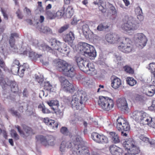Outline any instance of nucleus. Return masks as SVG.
Masks as SVG:
<instances>
[{
	"instance_id": "1",
	"label": "nucleus",
	"mask_w": 155,
	"mask_h": 155,
	"mask_svg": "<svg viewBox=\"0 0 155 155\" xmlns=\"http://www.w3.org/2000/svg\"><path fill=\"white\" fill-rule=\"evenodd\" d=\"M87 100L86 92L83 91H78L72 96L71 104L73 108L77 110L82 109L81 105L83 103Z\"/></svg>"
},
{
	"instance_id": "2",
	"label": "nucleus",
	"mask_w": 155,
	"mask_h": 155,
	"mask_svg": "<svg viewBox=\"0 0 155 155\" xmlns=\"http://www.w3.org/2000/svg\"><path fill=\"white\" fill-rule=\"evenodd\" d=\"M99 106L103 110L109 111L114 107V102L111 98L102 96L99 97L98 101Z\"/></svg>"
},
{
	"instance_id": "3",
	"label": "nucleus",
	"mask_w": 155,
	"mask_h": 155,
	"mask_svg": "<svg viewBox=\"0 0 155 155\" xmlns=\"http://www.w3.org/2000/svg\"><path fill=\"white\" fill-rule=\"evenodd\" d=\"M81 51H82L84 54H86L91 59H93L96 57V53L94 47L86 43L80 42Z\"/></svg>"
},
{
	"instance_id": "4",
	"label": "nucleus",
	"mask_w": 155,
	"mask_h": 155,
	"mask_svg": "<svg viewBox=\"0 0 155 155\" xmlns=\"http://www.w3.org/2000/svg\"><path fill=\"white\" fill-rule=\"evenodd\" d=\"M132 42L129 38L121 37L118 43L120 45L118 46V48L122 52L128 53L130 52L133 48Z\"/></svg>"
},
{
	"instance_id": "5",
	"label": "nucleus",
	"mask_w": 155,
	"mask_h": 155,
	"mask_svg": "<svg viewBox=\"0 0 155 155\" xmlns=\"http://www.w3.org/2000/svg\"><path fill=\"white\" fill-rule=\"evenodd\" d=\"M0 84L3 89L6 90L10 87L11 91L14 93L18 91V88L16 82L14 81H12L8 79L2 78L0 79Z\"/></svg>"
},
{
	"instance_id": "6",
	"label": "nucleus",
	"mask_w": 155,
	"mask_h": 155,
	"mask_svg": "<svg viewBox=\"0 0 155 155\" xmlns=\"http://www.w3.org/2000/svg\"><path fill=\"white\" fill-rule=\"evenodd\" d=\"M124 24L121 25L122 29L126 31H133L137 29L136 25L133 23V20L131 17L126 15L123 19Z\"/></svg>"
},
{
	"instance_id": "7",
	"label": "nucleus",
	"mask_w": 155,
	"mask_h": 155,
	"mask_svg": "<svg viewBox=\"0 0 155 155\" xmlns=\"http://www.w3.org/2000/svg\"><path fill=\"white\" fill-rule=\"evenodd\" d=\"M116 127L118 131H128L130 130V126L125 118L119 117L117 120Z\"/></svg>"
},
{
	"instance_id": "8",
	"label": "nucleus",
	"mask_w": 155,
	"mask_h": 155,
	"mask_svg": "<svg viewBox=\"0 0 155 155\" xmlns=\"http://www.w3.org/2000/svg\"><path fill=\"white\" fill-rule=\"evenodd\" d=\"M37 141L39 142L42 145L46 146L48 145L53 146L54 143L55 138L52 135H47L44 137L42 135L36 136Z\"/></svg>"
},
{
	"instance_id": "9",
	"label": "nucleus",
	"mask_w": 155,
	"mask_h": 155,
	"mask_svg": "<svg viewBox=\"0 0 155 155\" xmlns=\"http://www.w3.org/2000/svg\"><path fill=\"white\" fill-rule=\"evenodd\" d=\"M51 45L52 48L60 52L68 55L69 52V50H68V48L66 47H61V45L62 43L54 38H51L50 40Z\"/></svg>"
},
{
	"instance_id": "10",
	"label": "nucleus",
	"mask_w": 155,
	"mask_h": 155,
	"mask_svg": "<svg viewBox=\"0 0 155 155\" xmlns=\"http://www.w3.org/2000/svg\"><path fill=\"white\" fill-rule=\"evenodd\" d=\"M136 45L141 48L144 47L147 42V39L146 36L142 33H138L134 36Z\"/></svg>"
},
{
	"instance_id": "11",
	"label": "nucleus",
	"mask_w": 155,
	"mask_h": 155,
	"mask_svg": "<svg viewBox=\"0 0 155 155\" xmlns=\"http://www.w3.org/2000/svg\"><path fill=\"white\" fill-rule=\"evenodd\" d=\"M91 137L96 143L100 144L107 143L108 142V137L102 134L93 132L91 134Z\"/></svg>"
},
{
	"instance_id": "12",
	"label": "nucleus",
	"mask_w": 155,
	"mask_h": 155,
	"mask_svg": "<svg viewBox=\"0 0 155 155\" xmlns=\"http://www.w3.org/2000/svg\"><path fill=\"white\" fill-rule=\"evenodd\" d=\"M59 80L61 83V86L63 90L69 93H72L74 91L73 85L70 83L64 77H61Z\"/></svg>"
},
{
	"instance_id": "13",
	"label": "nucleus",
	"mask_w": 155,
	"mask_h": 155,
	"mask_svg": "<svg viewBox=\"0 0 155 155\" xmlns=\"http://www.w3.org/2000/svg\"><path fill=\"white\" fill-rule=\"evenodd\" d=\"M74 143L75 148L77 150H79L78 153H84L83 152L85 150L88 151L87 149V147L85 145L84 142L80 136L78 135L77 136L75 140L74 141Z\"/></svg>"
},
{
	"instance_id": "14",
	"label": "nucleus",
	"mask_w": 155,
	"mask_h": 155,
	"mask_svg": "<svg viewBox=\"0 0 155 155\" xmlns=\"http://www.w3.org/2000/svg\"><path fill=\"white\" fill-rule=\"evenodd\" d=\"M82 69V71L84 72L91 76L96 75L97 73V70L95 69L94 65L92 63L88 62L84 68Z\"/></svg>"
},
{
	"instance_id": "15",
	"label": "nucleus",
	"mask_w": 155,
	"mask_h": 155,
	"mask_svg": "<svg viewBox=\"0 0 155 155\" xmlns=\"http://www.w3.org/2000/svg\"><path fill=\"white\" fill-rule=\"evenodd\" d=\"M15 127L16 128L21 135H23V137H27L30 135L35 134L33 132L32 129L30 127L25 126L23 127V130L22 131L20 127L18 125L15 126Z\"/></svg>"
},
{
	"instance_id": "16",
	"label": "nucleus",
	"mask_w": 155,
	"mask_h": 155,
	"mask_svg": "<svg viewBox=\"0 0 155 155\" xmlns=\"http://www.w3.org/2000/svg\"><path fill=\"white\" fill-rule=\"evenodd\" d=\"M54 65L57 70L60 72H63L68 64L61 60H55L54 61Z\"/></svg>"
},
{
	"instance_id": "17",
	"label": "nucleus",
	"mask_w": 155,
	"mask_h": 155,
	"mask_svg": "<svg viewBox=\"0 0 155 155\" xmlns=\"http://www.w3.org/2000/svg\"><path fill=\"white\" fill-rule=\"evenodd\" d=\"M106 39L108 42L111 44L118 43L119 42L121 37L115 34H108L106 35Z\"/></svg>"
},
{
	"instance_id": "18",
	"label": "nucleus",
	"mask_w": 155,
	"mask_h": 155,
	"mask_svg": "<svg viewBox=\"0 0 155 155\" xmlns=\"http://www.w3.org/2000/svg\"><path fill=\"white\" fill-rule=\"evenodd\" d=\"M111 86L114 89H117L120 87L122 85V81L119 78L112 76L110 78Z\"/></svg>"
},
{
	"instance_id": "19",
	"label": "nucleus",
	"mask_w": 155,
	"mask_h": 155,
	"mask_svg": "<svg viewBox=\"0 0 155 155\" xmlns=\"http://www.w3.org/2000/svg\"><path fill=\"white\" fill-rule=\"evenodd\" d=\"M63 38L65 42L67 43L69 45L72 46L75 39L74 35L73 32L70 31L69 33L64 35Z\"/></svg>"
},
{
	"instance_id": "20",
	"label": "nucleus",
	"mask_w": 155,
	"mask_h": 155,
	"mask_svg": "<svg viewBox=\"0 0 155 155\" xmlns=\"http://www.w3.org/2000/svg\"><path fill=\"white\" fill-rule=\"evenodd\" d=\"M64 75L70 78H72L75 75L76 71L74 68L69 64L62 73Z\"/></svg>"
},
{
	"instance_id": "21",
	"label": "nucleus",
	"mask_w": 155,
	"mask_h": 155,
	"mask_svg": "<svg viewBox=\"0 0 155 155\" xmlns=\"http://www.w3.org/2000/svg\"><path fill=\"white\" fill-rule=\"evenodd\" d=\"M116 104L117 107L122 110H127L128 104L125 98L123 97L118 99L116 101Z\"/></svg>"
},
{
	"instance_id": "22",
	"label": "nucleus",
	"mask_w": 155,
	"mask_h": 155,
	"mask_svg": "<svg viewBox=\"0 0 155 155\" xmlns=\"http://www.w3.org/2000/svg\"><path fill=\"white\" fill-rule=\"evenodd\" d=\"M109 150L112 155H122V149L115 145H111L109 147Z\"/></svg>"
},
{
	"instance_id": "23",
	"label": "nucleus",
	"mask_w": 155,
	"mask_h": 155,
	"mask_svg": "<svg viewBox=\"0 0 155 155\" xmlns=\"http://www.w3.org/2000/svg\"><path fill=\"white\" fill-rule=\"evenodd\" d=\"M152 120V118L145 112H143L140 117L139 122L143 124L149 125L150 121Z\"/></svg>"
},
{
	"instance_id": "24",
	"label": "nucleus",
	"mask_w": 155,
	"mask_h": 155,
	"mask_svg": "<svg viewBox=\"0 0 155 155\" xmlns=\"http://www.w3.org/2000/svg\"><path fill=\"white\" fill-rule=\"evenodd\" d=\"M83 33L85 38L87 39L90 38L93 33L89 29L88 25H84L82 27Z\"/></svg>"
},
{
	"instance_id": "25",
	"label": "nucleus",
	"mask_w": 155,
	"mask_h": 155,
	"mask_svg": "<svg viewBox=\"0 0 155 155\" xmlns=\"http://www.w3.org/2000/svg\"><path fill=\"white\" fill-rule=\"evenodd\" d=\"M94 3L95 5H98L99 10L103 13L106 11V6L105 2L102 0H95Z\"/></svg>"
},
{
	"instance_id": "26",
	"label": "nucleus",
	"mask_w": 155,
	"mask_h": 155,
	"mask_svg": "<svg viewBox=\"0 0 155 155\" xmlns=\"http://www.w3.org/2000/svg\"><path fill=\"white\" fill-rule=\"evenodd\" d=\"M135 144V142L133 139L132 138H129L124 142L123 146L127 151Z\"/></svg>"
},
{
	"instance_id": "27",
	"label": "nucleus",
	"mask_w": 155,
	"mask_h": 155,
	"mask_svg": "<svg viewBox=\"0 0 155 155\" xmlns=\"http://www.w3.org/2000/svg\"><path fill=\"white\" fill-rule=\"evenodd\" d=\"M109 134L110 137L113 143H117L120 142V137L118 134L115 132H110Z\"/></svg>"
},
{
	"instance_id": "28",
	"label": "nucleus",
	"mask_w": 155,
	"mask_h": 155,
	"mask_svg": "<svg viewBox=\"0 0 155 155\" xmlns=\"http://www.w3.org/2000/svg\"><path fill=\"white\" fill-rule=\"evenodd\" d=\"M146 94L149 96H152L155 93V85L147 86L146 89Z\"/></svg>"
},
{
	"instance_id": "29",
	"label": "nucleus",
	"mask_w": 155,
	"mask_h": 155,
	"mask_svg": "<svg viewBox=\"0 0 155 155\" xmlns=\"http://www.w3.org/2000/svg\"><path fill=\"white\" fill-rule=\"evenodd\" d=\"M29 68L28 65L27 64H24L19 66V71L17 74L21 77H22L24 75L25 71L27 70Z\"/></svg>"
},
{
	"instance_id": "30",
	"label": "nucleus",
	"mask_w": 155,
	"mask_h": 155,
	"mask_svg": "<svg viewBox=\"0 0 155 155\" xmlns=\"http://www.w3.org/2000/svg\"><path fill=\"white\" fill-rule=\"evenodd\" d=\"M140 152V148L136 145H134L131 148H130L129 150L127 151V152L128 154L131 155H135L138 154Z\"/></svg>"
},
{
	"instance_id": "31",
	"label": "nucleus",
	"mask_w": 155,
	"mask_h": 155,
	"mask_svg": "<svg viewBox=\"0 0 155 155\" xmlns=\"http://www.w3.org/2000/svg\"><path fill=\"white\" fill-rule=\"evenodd\" d=\"M18 34L16 33H12L11 34L9 40V43L12 48H14L15 49V40L14 37L18 38Z\"/></svg>"
},
{
	"instance_id": "32",
	"label": "nucleus",
	"mask_w": 155,
	"mask_h": 155,
	"mask_svg": "<svg viewBox=\"0 0 155 155\" xmlns=\"http://www.w3.org/2000/svg\"><path fill=\"white\" fill-rule=\"evenodd\" d=\"M142 113L141 112L135 111L132 113L131 117L136 121H139Z\"/></svg>"
},
{
	"instance_id": "33",
	"label": "nucleus",
	"mask_w": 155,
	"mask_h": 155,
	"mask_svg": "<svg viewBox=\"0 0 155 155\" xmlns=\"http://www.w3.org/2000/svg\"><path fill=\"white\" fill-rule=\"evenodd\" d=\"M46 14L48 17L50 19L56 18V11L54 10H48L46 12Z\"/></svg>"
},
{
	"instance_id": "34",
	"label": "nucleus",
	"mask_w": 155,
	"mask_h": 155,
	"mask_svg": "<svg viewBox=\"0 0 155 155\" xmlns=\"http://www.w3.org/2000/svg\"><path fill=\"white\" fill-rule=\"evenodd\" d=\"M46 103L51 107H53V106H55L56 107H58L59 106V102L57 100H52L48 101Z\"/></svg>"
},
{
	"instance_id": "35",
	"label": "nucleus",
	"mask_w": 155,
	"mask_h": 155,
	"mask_svg": "<svg viewBox=\"0 0 155 155\" xmlns=\"http://www.w3.org/2000/svg\"><path fill=\"white\" fill-rule=\"evenodd\" d=\"M109 27L108 24L105 22L100 24L97 27V29L99 31H103Z\"/></svg>"
},
{
	"instance_id": "36",
	"label": "nucleus",
	"mask_w": 155,
	"mask_h": 155,
	"mask_svg": "<svg viewBox=\"0 0 155 155\" xmlns=\"http://www.w3.org/2000/svg\"><path fill=\"white\" fill-rule=\"evenodd\" d=\"M127 83L131 86H133L136 84L137 81L132 77H127L126 80Z\"/></svg>"
},
{
	"instance_id": "37",
	"label": "nucleus",
	"mask_w": 155,
	"mask_h": 155,
	"mask_svg": "<svg viewBox=\"0 0 155 155\" xmlns=\"http://www.w3.org/2000/svg\"><path fill=\"white\" fill-rule=\"evenodd\" d=\"M41 86L43 87L45 90L48 91H51L52 88V85L49 82H44Z\"/></svg>"
},
{
	"instance_id": "38",
	"label": "nucleus",
	"mask_w": 155,
	"mask_h": 155,
	"mask_svg": "<svg viewBox=\"0 0 155 155\" xmlns=\"http://www.w3.org/2000/svg\"><path fill=\"white\" fill-rule=\"evenodd\" d=\"M48 126L53 129L55 130L58 128V124L55 120H51Z\"/></svg>"
},
{
	"instance_id": "39",
	"label": "nucleus",
	"mask_w": 155,
	"mask_h": 155,
	"mask_svg": "<svg viewBox=\"0 0 155 155\" xmlns=\"http://www.w3.org/2000/svg\"><path fill=\"white\" fill-rule=\"evenodd\" d=\"M19 66L17 65H12L11 68L12 73L14 75H17L19 71Z\"/></svg>"
},
{
	"instance_id": "40",
	"label": "nucleus",
	"mask_w": 155,
	"mask_h": 155,
	"mask_svg": "<svg viewBox=\"0 0 155 155\" xmlns=\"http://www.w3.org/2000/svg\"><path fill=\"white\" fill-rule=\"evenodd\" d=\"M41 47L43 50L50 52L53 53V51L55 50L53 48H52L48 45L45 44H42Z\"/></svg>"
},
{
	"instance_id": "41",
	"label": "nucleus",
	"mask_w": 155,
	"mask_h": 155,
	"mask_svg": "<svg viewBox=\"0 0 155 155\" xmlns=\"http://www.w3.org/2000/svg\"><path fill=\"white\" fill-rule=\"evenodd\" d=\"M73 13V10L71 6H68L66 10V14L68 17H71Z\"/></svg>"
},
{
	"instance_id": "42",
	"label": "nucleus",
	"mask_w": 155,
	"mask_h": 155,
	"mask_svg": "<svg viewBox=\"0 0 155 155\" xmlns=\"http://www.w3.org/2000/svg\"><path fill=\"white\" fill-rule=\"evenodd\" d=\"M149 69L150 70L151 72L153 75V77L155 78V63H152L149 65Z\"/></svg>"
},
{
	"instance_id": "43",
	"label": "nucleus",
	"mask_w": 155,
	"mask_h": 155,
	"mask_svg": "<svg viewBox=\"0 0 155 155\" xmlns=\"http://www.w3.org/2000/svg\"><path fill=\"white\" fill-rule=\"evenodd\" d=\"M11 137L15 140H17L19 139V136L18 134L16 131L14 130H11Z\"/></svg>"
},
{
	"instance_id": "44",
	"label": "nucleus",
	"mask_w": 155,
	"mask_h": 155,
	"mask_svg": "<svg viewBox=\"0 0 155 155\" xmlns=\"http://www.w3.org/2000/svg\"><path fill=\"white\" fill-rule=\"evenodd\" d=\"M124 69L126 72L129 74H133L134 73V70L128 65H126L124 67Z\"/></svg>"
},
{
	"instance_id": "45",
	"label": "nucleus",
	"mask_w": 155,
	"mask_h": 155,
	"mask_svg": "<svg viewBox=\"0 0 155 155\" xmlns=\"http://www.w3.org/2000/svg\"><path fill=\"white\" fill-rule=\"evenodd\" d=\"M8 111L12 115L16 117H19L21 116L20 114L18 113V112L14 110V109L13 108L10 109Z\"/></svg>"
},
{
	"instance_id": "46",
	"label": "nucleus",
	"mask_w": 155,
	"mask_h": 155,
	"mask_svg": "<svg viewBox=\"0 0 155 155\" xmlns=\"http://www.w3.org/2000/svg\"><path fill=\"white\" fill-rule=\"evenodd\" d=\"M75 60L76 61L78 65H80V66H82V64H80V62H84V59L82 57L78 56H76L75 57Z\"/></svg>"
},
{
	"instance_id": "47",
	"label": "nucleus",
	"mask_w": 155,
	"mask_h": 155,
	"mask_svg": "<svg viewBox=\"0 0 155 155\" xmlns=\"http://www.w3.org/2000/svg\"><path fill=\"white\" fill-rule=\"evenodd\" d=\"M60 132L63 134L67 135L68 134V130L66 127H62L60 130Z\"/></svg>"
},
{
	"instance_id": "48",
	"label": "nucleus",
	"mask_w": 155,
	"mask_h": 155,
	"mask_svg": "<svg viewBox=\"0 0 155 155\" xmlns=\"http://www.w3.org/2000/svg\"><path fill=\"white\" fill-rule=\"evenodd\" d=\"M80 64H82V66H80V65H78V66L79 68L82 71L83 69H82L84 68L85 67V66H86L87 65V64L88 63V62L86 61H84V60L83 62H80Z\"/></svg>"
},
{
	"instance_id": "49",
	"label": "nucleus",
	"mask_w": 155,
	"mask_h": 155,
	"mask_svg": "<svg viewBox=\"0 0 155 155\" xmlns=\"http://www.w3.org/2000/svg\"><path fill=\"white\" fill-rule=\"evenodd\" d=\"M81 77L82 78L81 80L82 83L84 84L86 83V84L88 83L89 81H90V78L84 76H81Z\"/></svg>"
},
{
	"instance_id": "50",
	"label": "nucleus",
	"mask_w": 155,
	"mask_h": 155,
	"mask_svg": "<svg viewBox=\"0 0 155 155\" xmlns=\"http://www.w3.org/2000/svg\"><path fill=\"white\" fill-rule=\"evenodd\" d=\"M64 10H61L56 12V18L58 17V18H61L64 15Z\"/></svg>"
},
{
	"instance_id": "51",
	"label": "nucleus",
	"mask_w": 155,
	"mask_h": 155,
	"mask_svg": "<svg viewBox=\"0 0 155 155\" xmlns=\"http://www.w3.org/2000/svg\"><path fill=\"white\" fill-rule=\"evenodd\" d=\"M35 79L36 81L40 84L41 86L42 85L44 81V79L43 78L40 77L38 76H35Z\"/></svg>"
},
{
	"instance_id": "52",
	"label": "nucleus",
	"mask_w": 155,
	"mask_h": 155,
	"mask_svg": "<svg viewBox=\"0 0 155 155\" xmlns=\"http://www.w3.org/2000/svg\"><path fill=\"white\" fill-rule=\"evenodd\" d=\"M69 28V25H65L61 27L58 30V32L62 33L65 31L67 30Z\"/></svg>"
},
{
	"instance_id": "53",
	"label": "nucleus",
	"mask_w": 155,
	"mask_h": 155,
	"mask_svg": "<svg viewBox=\"0 0 155 155\" xmlns=\"http://www.w3.org/2000/svg\"><path fill=\"white\" fill-rule=\"evenodd\" d=\"M0 67L5 70L6 68L5 63L3 61L2 58L0 57Z\"/></svg>"
},
{
	"instance_id": "54",
	"label": "nucleus",
	"mask_w": 155,
	"mask_h": 155,
	"mask_svg": "<svg viewBox=\"0 0 155 155\" xmlns=\"http://www.w3.org/2000/svg\"><path fill=\"white\" fill-rule=\"evenodd\" d=\"M0 67L5 70L6 68L5 63L3 61L2 58L0 57Z\"/></svg>"
},
{
	"instance_id": "55",
	"label": "nucleus",
	"mask_w": 155,
	"mask_h": 155,
	"mask_svg": "<svg viewBox=\"0 0 155 155\" xmlns=\"http://www.w3.org/2000/svg\"><path fill=\"white\" fill-rule=\"evenodd\" d=\"M38 6L37 9L41 12H43L44 11V8L42 5V2H38Z\"/></svg>"
},
{
	"instance_id": "56",
	"label": "nucleus",
	"mask_w": 155,
	"mask_h": 155,
	"mask_svg": "<svg viewBox=\"0 0 155 155\" xmlns=\"http://www.w3.org/2000/svg\"><path fill=\"white\" fill-rule=\"evenodd\" d=\"M65 147H66V141H64L62 142L60 145V150L62 152H64V148Z\"/></svg>"
},
{
	"instance_id": "57",
	"label": "nucleus",
	"mask_w": 155,
	"mask_h": 155,
	"mask_svg": "<svg viewBox=\"0 0 155 155\" xmlns=\"http://www.w3.org/2000/svg\"><path fill=\"white\" fill-rule=\"evenodd\" d=\"M51 108L54 111L55 113L56 114H60L62 113L61 110L58 109V107H56L54 108L53 107H51Z\"/></svg>"
},
{
	"instance_id": "58",
	"label": "nucleus",
	"mask_w": 155,
	"mask_h": 155,
	"mask_svg": "<svg viewBox=\"0 0 155 155\" xmlns=\"http://www.w3.org/2000/svg\"><path fill=\"white\" fill-rule=\"evenodd\" d=\"M16 14L18 18L21 19L23 18V16L22 15V13L19 9H18L17 10L16 12Z\"/></svg>"
},
{
	"instance_id": "59",
	"label": "nucleus",
	"mask_w": 155,
	"mask_h": 155,
	"mask_svg": "<svg viewBox=\"0 0 155 155\" xmlns=\"http://www.w3.org/2000/svg\"><path fill=\"white\" fill-rule=\"evenodd\" d=\"M99 88L97 90V92H101L105 91L104 85L100 84L99 85Z\"/></svg>"
},
{
	"instance_id": "60",
	"label": "nucleus",
	"mask_w": 155,
	"mask_h": 155,
	"mask_svg": "<svg viewBox=\"0 0 155 155\" xmlns=\"http://www.w3.org/2000/svg\"><path fill=\"white\" fill-rule=\"evenodd\" d=\"M50 30V29L47 27L42 26V28H41L40 31L44 33H45L48 31H49Z\"/></svg>"
},
{
	"instance_id": "61",
	"label": "nucleus",
	"mask_w": 155,
	"mask_h": 155,
	"mask_svg": "<svg viewBox=\"0 0 155 155\" xmlns=\"http://www.w3.org/2000/svg\"><path fill=\"white\" fill-rule=\"evenodd\" d=\"M1 11L4 16V18L6 20H8V15L6 13V11L2 8L1 9Z\"/></svg>"
},
{
	"instance_id": "62",
	"label": "nucleus",
	"mask_w": 155,
	"mask_h": 155,
	"mask_svg": "<svg viewBox=\"0 0 155 155\" xmlns=\"http://www.w3.org/2000/svg\"><path fill=\"white\" fill-rule=\"evenodd\" d=\"M140 138L143 141L145 142H147L149 141V139L144 136L143 135H141L140 137Z\"/></svg>"
},
{
	"instance_id": "63",
	"label": "nucleus",
	"mask_w": 155,
	"mask_h": 155,
	"mask_svg": "<svg viewBox=\"0 0 155 155\" xmlns=\"http://www.w3.org/2000/svg\"><path fill=\"white\" fill-rule=\"evenodd\" d=\"M149 109L151 110H155V100L153 101L152 105L149 107Z\"/></svg>"
},
{
	"instance_id": "64",
	"label": "nucleus",
	"mask_w": 155,
	"mask_h": 155,
	"mask_svg": "<svg viewBox=\"0 0 155 155\" xmlns=\"http://www.w3.org/2000/svg\"><path fill=\"white\" fill-rule=\"evenodd\" d=\"M150 124L151 127L155 128V119H152V120L150 121Z\"/></svg>"
}]
</instances>
